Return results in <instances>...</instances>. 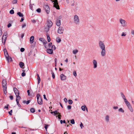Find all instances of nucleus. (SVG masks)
Returning a JSON list of instances; mask_svg holds the SVG:
<instances>
[{"instance_id":"f257e3e1","label":"nucleus","mask_w":134,"mask_h":134,"mask_svg":"<svg viewBox=\"0 0 134 134\" xmlns=\"http://www.w3.org/2000/svg\"><path fill=\"white\" fill-rule=\"evenodd\" d=\"M120 94L121 96L124 99V101L128 109L131 112H133V109L132 106L130 102L127 100L124 94L122 92H121Z\"/></svg>"},{"instance_id":"f03ea898","label":"nucleus","mask_w":134,"mask_h":134,"mask_svg":"<svg viewBox=\"0 0 134 134\" xmlns=\"http://www.w3.org/2000/svg\"><path fill=\"white\" fill-rule=\"evenodd\" d=\"M53 24V23L51 20H48L47 21L44 26L45 30L46 32L49 31L50 28L51 27Z\"/></svg>"},{"instance_id":"7ed1b4c3","label":"nucleus","mask_w":134,"mask_h":134,"mask_svg":"<svg viewBox=\"0 0 134 134\" xmlns=\"http://www.w3.org/2000/svg\"><path fill=\"white\" fill-rule=\"evenodd\" d=\"M2 85L4 93L6 94L7 93V81L5 80H3Z\"/></svg>"},{"instance_id":"20e7f679","label":"nucleus","mask_w":134,"mask_h":134,"mask_svg":"<svg viewBox=\"0 0 134 134\" xmlns=\"http://www.w3.org/2000/svg\"><path fill=\"white\" fill-rule=\"evenodd\" d=\"M120 23L123 27H126L127 25L126 21L122 18H120L119 20Z\"/></svg>"},{"instance_id":"39448f33","label":"nucleus","mask_w":134,"mask_h":134,"mask_svg":"<svg viewBox=\"0 0 134 134\" xmlns=\"http://www.w3.org/2000/svg\"><path fill=\"white\" fill-rule=\"evenodd\" d=\"M74 22L75 24L78 25L80 23V20L79 17L76 15L74 16Z\"/></svg>"},{"instance_id":"423d86ee","label":"nucleus","mask_w":134,"mask_h":134,"mask_svg":"<svg viewBox=\"0 0 134 134\" xmlns=\"http://www.w3.org/2000/svg\"><path fill=\"white\" fill-rule=\"evenodd\" d=\"M37 100L38 104L41 105L42 104V100L40 97L39 94H37L36 95Z\"/></svg>"},{"instance_id":"0eeeda50","label":"nucleus","mask_w":134,"mask_h":134,"mask_svg":"<svg viewBox=\"0 0 134 134\" xmlns=\"http://www.w3.org/2000/svg\"><path fill=\"white\" fill-rule=\"evenodd\" d=\"M54 2L53 3V7H55L57 9H60L59 6L58 5V3L57 0H54L53 1Z\"/></svg>"},{"instance_id":"6e6552de","label":"nucleus","mask_w":134,"mask_h":134,"mask_svg":"<svg viewBox=\"0 0 134 134\" xmlns=\"http://www.w3.org/2000/svg\"><path fill=\"white\" fill-rule=\"evenodd\" d=\"M99 45L101 49L105 48V46L103 42L102 41H100L99 43Z\"/></svg>"},{"instance_id":"1a4fd4ad","label":"nucleus","mask_w":134,"mask_h":134,"mask_svg":"<svg viewBox=\"0 0 134 134\" xmlns=\"http://www.w3.org/2000/svg\"><path fill=\"white\" fill-rule=\"evenodd\" d=\"M43 7L46 13L47 14H49L50 12V9L48 5L46 4L44 5Z\"/></svg>"},{"instance_id":"9d476101","label":"nucleus","mask_w":134,"mask_h":134,"mask_svg":"<svg viewBox=\"0 0 134 134\" xmlns=\"http://www.w3.org/2000/svg\"><path fill=\"white\" fill-rule=\"evenodd\" d=\"M7 33H4L2 37V41L3 43V44L4 45L5 44V41L6 40L7 37H6Z\"/></svg>"},{"instance_id":"9b49d317","label":"nucleus","mask_w":134,"mask_h":134,"mask_svg":"<svg viewBox=\"0 0 134 134\" xmlns=\"http://www.w3.org/2000/svg\"><path fill=\"white\" fill-rule=\"evenodd\" d=\"M64 31L63 28L62 26H60L57 31V32L59 34H63Z\"/></svg>"},{"instance_id":"f8f14e48","label":"nucleus","mask_w":134,"mask_h":134,"mask_svg":"<svg viewBox=\"0 0 134 134\" xmlns=\"http://www.w3.org/2000/svg\"><path fill=\"white\" fill-rule=\"evenodd\" d=\"M93 68L95 69L97 68V61L95 60H93Z\"/></svg>"},{"instance_id":"ddd939ff","label":"nucleus","mask_w":134,"mask_h":134,"mask_svg":"<svg viewBox=\"0 0 134 134\" xmlns=\"http://www.w3.org/2000/svg\"><path fill=\"white\" fill-rule=\"evenodd\" d=\"M101 54L102 56V57H104L106 55L105 48L101 49Z\"/></svg>"},{"instance_id":"4468645a","label":"nucleus","mask_w":134,"mask_h":134,"mask_svg":"<svg viewBox=\"0 0 134 134\" xmlns=\"http://www.w3.org/2000/svg\"><path fill=\"white\" fill-rule=\"evenodd\" d=\"M25 68H23V69L22 70V71H23V72L21 74V76L23 77H24L25 76L26 74L25 73V72L26 71H27L28 70V67H27L26 68V69H24Z\"/></svg>"},{"instance_id":"2eb2a0df","label":"nucleus","mask_w":134,"mask_h":134,"mask_svg":"<svg viewBox=\"0 0 134 134\" xmlns=\"http://www.w3.org/2000/svg\"><path fill=\"white\" fill-rule=\"evenodd\" d=\"M14 90L16 96H18L19 95V93L18 90L16 88H14Z\"/></svg>"},{"instance_id":"dca6fc26","label":"nucleus","mask_w":134,"mask_h":134,"mask_svg":"<svg viewBox=\"0 0 134 134\" xmlns=\"http://www.w3.org/2000/svg\"><path fill=\"white\" fill-rule=\"evenodd\" d=\"M60 77L62 80H64L66 79V77L63 74H61Z\"/></svg>"},{"instance_id":"f3484780","label":"nucleus","mask_w":134,"mask_h":134,"mask_svg":"<svg viewBox=\"0 0 134 134\" xmlns=\"http://www.w3.org/2000/svg\"><path fill=\"white\" fill-rule=\"evenodd\" d=\"M46 51L48 53L50 54H52L53 53V50L51 49H47Z\"/></svg>"},{"instance_id":"a211bd4d","label":"nucleus","mask_w":134,"mask_h":134,"mask_svg":"<svg viewBox=\"0 0 134 134\" xmlns=\"http://www.w3.org/2000/svg\"><path fill=\"white\" fill-rule=\"evenodd\" d=\"M4 52L6 58H7V57H8L9 55L7 50L5 49H4Z\"/></svg>"},{"instance_id":"6ab92c4d","label":"nucleus","mask_w":134,"mask_h":134,"mask_svg":"<svg viewBox=\"0 0 134 134\" xmlns=\"http://www.w3.org/2000/svg\"><path fill=\"white\" fill-rule=\"evenodd\" d=\"M56 24L58 26H60L61 25V21L60 20H57L56 22Z\"/></svg>"},{"instance_id":"aec40b11","label":"nucleus","mask_w":134,"mask_h":134,"mask_svg":"<svg viewBox=\"0 0 134 134\" xmlns=\"http://www.w3.org/2000/svg\"><path fill=\"white\" fill-rule=\"evenodd\" d=\"M34 37L32 36H31L30 37V43L31 44L33 42L34 40Z\"/></svg>"},{"instance_id":"412c9836","label":"nucleus","mask_w":134,"mask_h":134,"mask_svg":"<svg viewBox=\"0 0 134 134\" xmlns=\"http://www.w3.org/2000/svg\"><path fill=\"white\" fill-rule=\"evenodd\" d=\"M109 116L108 115H106L105 117V119L106 121L108 122L109 121Z\"/></svg>"},{"instance_id":"4be33fe9","label":"nucleus","mask_w":134,"mask_h":134,"mask_svg":"<svg viewBox=\"0 0 134 134\" xmlns=\"http://www.w3.org/2000/svg\"><path fill=\"white\" fill-rule=\"evenodd\" d=\"M19 65L20 68H23V67L24 66V64L23 63L20 62L19 64Z\"/></svg>"},{"instance_id":"5701e85b","label":"nucleus","mask_w":134,"mask_h":134,"mask_svg":"<svg viewBox=\"0 0 134 134\" xmlns=\"http://www.w3.org/2000/svg\"><path fill=\"white\" fill-rule=\"evenodd\" d=\"M37 79H38V84L40 83V82L41 81V79L39 75L38 74H37Z\"/></svg>"},{"instance_id":"b1692460","label":"nucleus","mask_w":134,"mask_h":134,"mask_svg":"<svg viewBox=\"0 0 134 134\" xmlns=\"http://www.w3.org/2000/svg\"><path fill=\"white\" fill-rule=\"evenodd\" d=\"M118 111L124 113V111L122 108H120L118 110Z\"/></svg>"},{"instance_id":"393cba45","label":"nucleus","mask_w":134,"mask_h":134,"mask_svg":"<svg viewBox=\"0 0 134 134\" xmlns=\"http://www.w3.org/2000/svg\"><path fill=\"white\" fill-rule=\"evenodd\" d=\"M16 102H19V100L20 99V97L19 96V95L18 96H16Z\"/></svg>"},{"instance_id":"a878e982","label":"nucleus","mask_w":134,"mask_h":134,"mask_svg":"<svg viewBox=\"0 0 134 134\" xmlns=\"http://www.w3.org/2000/svg\"><path fill=\"white\" fill-rule=\"evenodd\" d=\"M85 107H86V106H82L81 107V109H82V110H83V111H85ZM86 108V110L87 111V108Z\"/></svg>"},{"instance_id":"bb28decb","label":"nucleus","mask_w":134,"mask_h":134,"mask_svg":"<svg viewBox=\"0 0 134 134\" xmlns=\"http://www.w3.org/2000/svg\"><path fill=\"white\" fill-rule=\"evenodd\" d=\"M30 100H27L26 101L25 100H24L23 101V103L25 104V103H26V104H28L30 103Z\"/></svg>"},{"instance_id":"cd10ccee","label":"nucleus","mask_w":134,"mask_h":134,"mask_svg":"<svg viewBox=\"0 0 134 134\" xmlns=\"http://www.w3.org/2000/svg\"><path fill=\"white\" fill-rule=\"evenodd\" d=\"M17 14L20 17H23V15L22 13H21L20 12H18L17 13Z\"/></svg>"},{"instance_id":"c85d7f7f","label":"nucleus","mask_w":134,"mask_h":134,"mask_svg":"<svg viewBox=\"0 0 134 134\" xmlns=\"http://www.w3.org/2000/svg\"><path fill=\"white\" fill-rule=\"evenodd\" d=\"M6 59L8 60V62H11L12 61V59L11 57H9V56H8V57H7V58H6Z\"/></svg>"},{"instance_id":"c756f323","label":"nucleus","mask_w":134,"mask_h":134,"mask_svg":"<svg viewBox=\"0 0 134 134\" xmlns=\"http://www.w3.org/2000/svg\"><path fill=\"white\" fill-rule=\"evenodd\" d=\"M56 41L57 42L59 43L61 42V40L59 37H57L56 38Z\"/></svg>"},{"instance_id":"7c9ffc66","label":"nucleus","mask_w":134,"mask_h":134,"mask_svg":"<svg viewBox=\"0 0 134 134\" xmlns=\"http://www.w3.org/2000/svg\"><path fill=\"white\" fill-rule=\"evenodd\" d=\"M78 52V51L77 49H75V50H74L72 52L74 54H76Z\"/></svg>"},{"instance_id":"2f4dec72","label":"nucleus","mask_w":134,"mask_h":134,"mask_svg":"<svg viewBox=\"0 0 134 134\" xmlns=\"http://www.w3.org/2000/svg\"><path fill=\"white\" fill-rule=\"evenodd\" d=\"M53 113H54V115H56L57 114H60V113L59 112H58L57 110H56L54 111H53Z\"/></svg>"},{"instance_id":"473e14b6","label":"nucleus","mask_w":134,"mask_h":134,"mask_svg":"<svg viewBox=\"0 0 134 134\" xmlns=\"http://www.w3.org/2000/svg\"><path fill=\"white\" fill-rule=\"evenodd\" d=\"M72 101L71 100H68V103L69 104H71L72 103Z\"/></svg>"},{"instance_id":"72a5a7b5","label":"nucleus","mask_w":134,"mask_h":134,"mask_svg":"<svg viewBox=\"0 0 134 134\" xmlns=\"http://www.w3.org/2000/svg\"><path fill=\"white\" fill-rule=\"evenodd\" d=\"M30 111L31 112L33 113L35 112V110L34 108H32L30 109Z\"/></svg>"},{"instance_id":"f704fd0d","label":"nucleus","mask_w":134,"mask_h":134,"mask_svg":"<svg viewBox=\"0 0 134 134\" xmlns=\"http://www.w3.org/2000/svg\"><path fill=\"white\" fill-rule=\"evenodd\" d=\"M47 37L48 42H50L51 41V39L49 35H47Z\"/></svg>"},{"instance_id":"c9c22d12","label":"nucleus","mask_w":134,"mask_h":134,"mask_svg":"<svg viewBox=\"0 0 134 134\" xmlns=\"http://www.w3.org/2000/svg\"><path fill=\"white\" fill-rule=\"evenodd\" d=\"M71 123L73 124H75V122L74 120V119H72L71 120Z\"/></svg>"},{"instance_id":"e433bc0d","label":"nucleus","mask_w":134,"mask_h":134,"mask_svg":"<svg viewBox=\"0 0 134 134\" xmlns=\"http://www.w3.org/2000/svg\"><path fill=\"white\" fill-rule=\"evenodd\" d=\"M36 11L38 13H40L41 12V9L40 8H38L36 10Z\"/></svg>"},{"instance_id":"4c0bfd02","label":"nucleus","mask_w":134,"mask_h":134,"mask_svg":"<svg viewBox=\"0 0 134 134\" xmlns=\"http://www.w3.org/2000/svg\"><path fill=\"white\" fill-rule=\"evenodd\" d=\"M10 13L11 14H13L14 13V11L12 9L10 11Z\"/></svg>"},{"instance_id":"58836bf2","label":"nucleus","mask_w":134,"mask_h":134,"mask_svg":"<svg viewBox=\"0 0 134 134\" xmlns=\"http://www.w3.org/2000/svg\"><path fill=\"white\" fill-rule=\"evenodd\" d=\"M126 33H124V32H123L122 33L121 36H126Z\"/></svg>"},{"instance_id":"ea45409f","label":"nucleus","mask_w":134,"mask_h":134,"mask_svg":"<svg viewBox=\"0 0 134 134\" xmlns=\"http://www.w3.org/2000/svg\"><path fill=\"white\" fill-rule=\"evenodd\" d=\"M49 126V125H46L45 124V126L44 127V128H45L46 129V131H47V127Z\"/></svg>"},{"instance_id":"a19ab883","label":"nucleus","mask_w":134,"mask_h":134,"mask_svg":"<svg viewBox=\"0 0 134 134\" xmlns=\"http://www.w3.org/2000/svg\"><path fill=\"white\" fill-rule=\"evenodd\" d=\"M131 35H134V30H131Z\"/></svg>"},{"instance_id":"79ce46f5","label":"nucleus","mask_w":134,"mask_h":134,"mask_svg":"<svg viewBox=\"0 0 134 134\" xmlns=\"http://www.w3.org/2000/svg\"><path fill=\"white\" fill-rule=\"evenodd\" d=\"M73 75L75 76H77V74L76 71H75L73 72Z\"/></svg>"},{"instance_id":"37998d69","label":"nucleus","mask_w":134,"mask_h":134,"mask_svg":"<svg viewBox=\"0 0 134 134\" xmlns=\"http://www.w3.org/2000/svg\"><path fill=\"white\" fill-rule=\"evenodd\" d=\"M52 49H53L54 50H55V46L54 45H53L51 47Z\"/></svg>"},{"instance_id":"c03bdc74","label":"nucleus","mask_w":134,"mask_h":134,"mask_svg":"<svg viewBox=\"0 0 134 134\" xmlns=\"http://www.w3.org/2000/svg\"><path fill=\"white\" fill-rule=\"evenodd\" d=\"M52 45V43L51 42H50L48 44L49 47L50 48Z\"/></svg>"},{"instance_id":"a18cd8bd","label":"nucleus","mask_w":134,"mask_h":134,"mask_svg":"<svg viewBox=\"0 0 134 134\" xmlns=\"http://www.w3.org/2000/svg\"><path fill=\"white\" fill-rule=\"evenodd\" d=\"M20 50L21 52H23L24 51L25 49L23 48H22L20 49Z\"/></svg>"},{"instance_id":"49530a36","label":"nucleus","mask_w":134,"mask_h":134,"mask_svg":"<svg viewBox=\"0 0 134 134\" xmlns=\"http://www.w3.org/2000/svg\"><path fill=\"white\" fill-rule=\"evenodd\" d=\"M52 77L53 79H54L55 77V75L53 72H52Z\"/></svg>"},{"instance_id":"de8ad7c7","label":"nucleus","mask_w":134,"mask_h":134,"mask_svg":"<svg viewBox=\"0 0 134 134\" xmlns=\"http://www.w3.org/2000/svg\"><path fill=\"white\" fill-rule=\"evenodd\" d=\"M71 107L70 105H69L67 106V108L68 109H71Z\"/></svg>"},{"instance_id":"09e8293b","label":"nucleus","mask_w":134,"mask_h":134,"mask_svg":"<svg viewBox=\"0 0 134 134\" xmlns=\"http://www.w3.org/2000/svg\"><path fill=\"white\" fill-rule=\"evenodd\" d=\"M12 110H11L10 111H9L8 113L10 115H12Z\"/></svg>"},{"instance_id":"8fccbe9b","label":"nucleus","mask_w":134,"mask_h":134,"mask_svg":"<svg viewBox=\"0 0 134 134\" xmlns=\"http://www.w3.org/2000/svg\"><path fill=\"white\" fill-rule=\"evenodd\" d=\"M13 4H15L17 2V0H14V1L13 2Z\"/></svg>"},{"instance_id":"3c124183","label":"nucleus","mask_w":134,"mask_h":134,"mask_svg":"<svg viewBox=\"0 0 134 134\" xmlns=\"http://www.w3.org/2000/svg\"><path fill=\"white\" fill-rule=\"evenodd\" d=\"M80 126L81 127V129L83 128V124L82 123V122H81L80 124Z\"/></svg>"},{"instance_id":"603ef678","label":"nucleus","mask_w":134,"mask_h":134,"mask_svg":"<svg viewBox=\"0 0 134 134\" xmlns=\"http://www.w3.org/2000/svg\"><path fill=\"white\" fill-rule=\"evenodd\" d=\"M30 9L31 10H32V5L31 4H30Z\"/></svg>"},{"instance_id":"864d4df0","label":"nucleus","mask_w":134,"mask_h":134,"mask_svg":"<svg viewBox=\"0 0 134 134\" xmlns=\"http://www.w3.org/2000/svg\"><path fill=\"white\" fill-rule=\"evenodd\" d=\"M26 26V24H25L24 23L22 25V28H23L24 27H25Z\"/></svg>"},{"instance_id":"5fc2aeb1","label":"nucleus","mask_w":134,"mask_h":134,"mask_svg":"<svg viewBox=\"0 0 134 134\" xmlns=\"http://www.w3.org/2000/svg\"><path fill=\"white\" fill-rule=\"evenodd\" d=\"M113 108L114 109L116 110L118 109V107L117 106L114 107Z\"/></svg>"},{"instance_id":"6e6d98bb","label":"nucleus","mask_w":134,"mask_h":134,"mask_svg":"<svg viewBox=\"0 0 134 134\" xmlns=\"http://www.w3.org/2000/svg\"><path fill=\"white\" fill-rule=\"evenodd\" d=\"M64 100L65 103H67L68 102L67 99L66 98H64Z\"/></svg>"},{"instance_id":"4d7b16f0","label":"nucleus","mask_w":134,"mask_h":134,"mask_svg":"<svg viewBox=\"0 0 134 134\" xmlns=\"http://www.w3.org/2000/svg\"><path fill=\"white\" fill-rule=\"evenodd\" d=\"M75 5V2L74 1H73L72 2L71 5L72 6H74Z\"/></svg>"},{"instance_id":"13d9d810","label":"nucleus","mask_w":134,"mask_h":134,"mask_svg":"<svg viewBox=\"0 0 134 134\" xmlns=\"http://www.w3.org/2000/svg\"><path fill=\"white\" fill-rule=\"evenodd\" d=\"M9 98L11 100H12L13 99V97L12 96H10L9 97Z\"/></svg>"},{"instance_id":"bf43d9fd","label":"nucleus","mask_w":134,"mask_h":134,"mask_svg":"<svg viewBox=\"0 0 134 134\" xmlns=\"http://www.w3.org/2000/svg\"><path fill=\"white\" fill-rule=\"evenodd\" d=\"M43 97H44V99H45L46 100H47V99L46 97V95L45 94H44L43 95Z\"/></svg>"},{"instance_id":"052dcab7","label":"nucleus","mask_w":134,"mask_h":134,"mask_svg":"<svg viewBox=\"0 0 134 134\" xmlns=\"http://www.w3.org/2000/svg\"><path fill=\"white\" fill-rule=\"evenodd\" d=\"M9 106V105L8 104H7V106H5V108H6L7 109H8V107Z\"/></svg>"},{"instance_id":"680f3d73","label":"nucleus","mask_w":134,"mask_h":134,"mask_svg":"<svg viewBox=\"0 0 134 134\" xmlns=\"http://www.w3.org/2000/svg\"><path fill=\"white\" fill-rule=\"evenodd\" d=\"M16 103H17V105H18V106L19 107H20V105L19 104V102H16Z\"/></svg>"},{"instance_id":"e2e57ef3","label":"nucleus","mask_w":134,"mask_h":134,"mask_svg":"<svg viewBox=\"0 0 134 134\" xmlns=\"http://www.w3.org/2000/svg\"><path fill=\"white\" fill-rule=\"evenodd\" d=\"M2 31L1 29H0V36L2 35Z\"/></svg>"},{"instance_id":"0e129e2a","label":"nucleus","mask_w":134,"mask_h":134,"mask_svg":"<svg viewBox=\"0 0 134 134\" xmlns=\"http://www.w3.org/2000/svg\"><path fill=\"white\" fill-rule=\"evenodd\" d=\"M77 3H76L75 5V7H76V9H77L78 8V7L77 6Z\"/></svg>"},{"instance_id":"69168bd1","label":"nucleus","mask_w":134,"mask_h":134,"mask_svg":"<svg viewBox=\"0 0 134 134\" xmlns=\"http://www.w3.org/2000/svg\"><path fill=\"white\" fill-rule=\"evenodd\" d=\"M11 24H9L8 25L7 27H10L11 26Z\"/></svg>"},{"instance_id":"338daca9","label":"nucleus","mask_w":134,"mask_h":134,"mask_svg":"<svg viewBox=\"0 0 134 134\" xmlns=\"http://www.w3.org/2000/svg\"><path fill=\"white\" fill-rule=\"evenodd\" d=\"M32 22L34 23H35L36 22V21L35 20H32Z\"/></svg>"},{"instance_id":"774afa93","label":"nucleus","mask_w":134,"mask_h":134,"mask_svg":"<svg viewBox=\"0 0 134 134\" xmlns=\"http://www.w3.org/2000/svg\"><path fill=\"white\" fill-rule=\"evenodd\" d=\"M24 20V18H21L20 21L21 22L23 21Z\"/></svg>"}]
</instances>
